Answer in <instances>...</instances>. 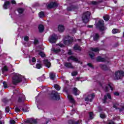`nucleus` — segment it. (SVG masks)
I'll list each match as a JSON object with an SVG mask.
<instances>
[{
	"instance_id": "nucleus-1",
	"label": "nucleus",
	"mask_w": 124,
	"mask_h": 124,
	"mask_svg": "<svg viewBox=\"0 0 124 124\" xmlns=\"http://www.w3.org/2000/svg\"><path fill=\"white\" fill-rule=\"evenodd\" d=\"M22 81H26V78L24 76H21V75L16 73L15 74L13 78V83L15 85L18 83H20V82H22Z\"/></svg>"
},
{
	"instance_id": "nucleus-2",
	"label": "nucleus",
	"mask_w": 124,
	"mask_h": 124,
	"mask_svg": "<svg viewBox=\"0 0 124 124\" xmlns=\"http://www.w3.org/2000/svg\"><path fill=\"white\" fill-rule=\"evenodd\" d=\"M59 47L62 48L64 47V45L60 43L59 45H56V48H54V47H53L51 49V51H52L54 53H56V54H63V53L64 52L63 50H61V49H60Z\"/></svg>"
},
{
	"instance_id": "nucleus-3",
	"label": "nucleus",
	"mask_w": 124,
	"mask_h": 124,
	"mask_svg": "<svg viewBox=\"0 0 124 124\" xmlns=\"http://www.w3.org/2000/svg\"><path fill=\"white\" fill-rule=\"evenodd\" d=\"M90 16L91 13L90 12H86L84 13L82 16V20L83 23H85V24L88 23Z\"/></svg>"
},
{
	"instance_id": "nucleus-4",
	"label": "nucleus",
	"mask_w": 124,
	"mask_h": 124,
	"mask_svg": "<svg viewBox=\"0 0 124 124\" xmlns=\"http://www.w3.org/2000/svg\"><path fill=\"white\" fill-rule=\"evenodd\" d=\"M97 29H99L100 31H105L106 28L104 27V21L102 20H99L98 23L95 24Z\"/></svg>"
},
{
	"instance_id": "nucleus-5",
	"label": "nucleus",
	"mask_w": 124,
	"mask_h": 124,
	"mask_svg": "<svg viewBox=\"0 0 124 124\" xmlns=\"http://www.w3.org/2000/svg\"><path fill=\"white\" fill-rule=\"evenodd\" d=\"M73 41V38L67 36L65 37L63 40V43L64 45H69L71 44V42Z\"/></svg>"
},
{
	"instance_id": "nucleus-6",
	"label": "nucleus",
	"mask_w": 124,
	"mask_h": 124,
	"mask_svg": "<svg viewBox=\"0 0 124 124\" xmlns=\"http://www.w3.org/2000/svg\"><path fill=\"white\" fill-rule=\"evenodd\" d=\"M124 76V72L123 71H117L115 73V79L116 80H119L122 79Z\"/></svg>"
},
{
	"instance_id": "nucleus-7",
	"label": "nucleus",
	"mask_w": 124,
	"mask_h": 124,
	"mask_svg": "<svg viewBox=\"0 0 124 124\" xmlns=\"http://www.w3.org/2000/svg\"><path fill=\"white\" fill-rule=\"evenodd\" d=\"M57 39H58V36L56 34H53L49 37V41L50 43H55Z\"/></svg>"
},
{
	"instance_id": "nucleus-8",
	"label": "nucleus",
	"mask_w": 124,
	"mask_h": 124,
	"mask_svg": "<svg viewBox=\"0 0 124 124\" xmlns=\"http://www.w3.org/2000/svg\"><path fill=\"white\" fill-rule=\"evenodd\" d=\"M68 62H70V61H73V62H75L79 63L80 62V60H79L77 58L75 57V56H71L68 58Z\"/></svg>"
},
{
	"instance_id": "nucleus-9",
	"label": "nucleus",
	"mask_w": 124,
	"mask_h": 124,
	"mask_svg": "<svg viewBox=\"0 0 124 124\" xmlns=\"http://www.w3.org/2000/svg\"><path fill=\"white\" fill-rule=\"evenodd\" d=\"M109 88L110 89L111 91L114 90V85L111 83H109L108 84V86H106L105 88H104V89L106 91V92H108Z\"/></svg>"
},
{
	"instance_id": "nucleus-10",
	"label": "nucleus",
	"mask_w": 124,
	"mask_h": 124,
	"mask_svg": "<svg viewBox=\"0 0 124 124\" xmlns=\"http://www.w3.org/2000/svg\"><path fill=\"white\" fill-rule=\"evenodd\" d=\"M25 123H27L28 124H37V122L36 121V120L33 119H29L26 121H25Z\"/></svg>"
},
{
	"instance_id": "nucleus-11",
	"label": "nucleus",
	"mask_w": 124,
	"mask_h": 124,
	"mask_svg": "<svg viewBox=\"0 0 124 124\" xmlns=\"http://www.w3.org/2000/svg\"><path fill=\"white\" fill-rule=\"evenodd\" d=\"M93 98H94V93H92L85 98V101L91 102L93 101Z\"/></svg>"
},
{
	"instance_id": "nucleus-12",
	"label": "nucleus",
	"mask_w": 124,
	"mask_h": 124,
	"mask_svg": "<svg viewBox=\"0 0 124 124\" xmlns=\"http://www.w3.org/2000/svg\"><path fill=\"white\" fill-rule=\"evenodd\" d=\"M72 93L75 95H79V94H80V93L81 92L79 90H78V89L75 87L72 90Z\"/></svg>"
},
{
	"instance_id": "nucleus-13",
	"label": "nucleus",
	"mask_w": 124,
	"mask_h": 124,
	"mask_svg": "<svg viewBox=\"0 0 124 124\" xmlns=\"http://www.w3.org/2000/svg\"><path fill=\"white\" fill-rule=\"evenodd\" d=\"M53 96L54 97V99H55L56 100H59L60 99V98H61L60 97V95L59 94V93H58L56 91H54L53 92Z\"/></svg>"
},
{
	"instance_id": "nucleus-14",
	"label": "nucleus",
	"mask_w": 124,
	"mask_h": 124,
	"mask_svg": "<svg viewBox=\"0 0 124 124\" xmlns=\"http://www.w3.org/2000/svg\"><path fill=\"white\" fill-rule=\"evenodd\" d=\"M10 6V2H9V1H6V2H5L3 7V8H4V9H7V8H9Z\"/></svg>"
},
{
	"instance_id": "nucleus-15",
	"label": "nucleus",
	"mask_w": 124,
	"mask_h": 124,
	"mask_svg": "<svg viewBox=\"0 0 124 124\" xmlns=\"http://www.w3.org/2000/svg\"><path fill=\"white\" fill-rule=\"evenodd\" d=\"M44 63L45 65L48 68H49V67H51V63L49 61H48V60H45L44 61Z\"/></svg>"
},
{
	"instance_id": "nucleus-16",
	"label": "nucleus",
	"mask_w": 124,
	"mask_h": 124,
	"mask_svg": "<svg viewBox=\"0 0 124 124\" xmlns=\"http://www.w3.org/2000/svg\"><path fill=\"white\" fill-rule=\"evenodd\" d=\"M107 97H108V99H111V95L109 93H108L104 96V99H103V103H106V100L107 99Z\"/></svg>"
},
{
	"instance_id": "nucleus-17",
	"label": "nucleus",
	"mask_w": 124,
	"mask_h": 124,
	"mask_svg": "<svg viewBox=\"0 0 124 124\" xmlns=\"http://www.w3.org/2000/svg\"><path fill=\"white\" fill-rule=\"evenodd\" d=\"M56 6H58V4L56 2H51L48 5V8H53V7H56Z\"/></svg>"
},
{
	"instance_id": "nucleus-18",
	"label": "nucleus",
	"mask_w": 124,
	"mask_h": 124,
	"mask_svg": "<svg viewBox=\"0 0 124 124\" xmlns=\"http://www.w3.org/2000/svg\"><path fill=\"white\" fill-rule=\"evenodd\" d=\"M68 98L70 101V102H71V103H73L74 104L75 103V100H74V99H73V98L72 97V96L71 95H68Z\"/></svg>"
},
{
	"instance_id": "nucleus-19",
	"label": "nucleus",
	"mask_w": 124,
	"mask_h": 124,
	"mask_svg": "<svg viewBox=\"0 0 124 124\" xmlns=\"http://www.w3.org/2000/svg\"><path fill=\"white\" fill-rule=\"evenodd\" d=\"M25 100H26V97L24 95H21L18 98V102H24Z\"/></svg>"
},
{
	"instance_id": "nucleus-20",
	"label": "nucleus",
	"mask_w": 124,
	"mask_h": 124,
	"mask_svg": "<svg viewBox=\"0 0 124 124\" xmlns=\"http://www.w3.org/2000/svg\"><path fill=\"white\" fill-rule=\"evenodd\" d=\"M58 31L60 32H62L63 31H64V27H63V25H60L58 26Z\"/></svg>"
},
{
	"instance_id": "nucleus-21",
	"label": "nucleus",
	"mask_w": 124,
	"mask_h": 124,
	"mask_svg": "<svg viewBox=\"0 0 124 124\" xmlns=\"http://www.w3.org/2000/svg\"><path fill=\"white\" fill-rule=\"evenodd\" d=\"M29 62L31 64H34V62H36V59H35V58L33 57L32 59H30Z\"/></svg>"
},
{
	"instance_id": "nucleus-22",
	"label": "nucleus",
	"mask_w": 124,
	"mask_h": 124,
	"mask_svg": "<svg viewBox=\"0 0 124 124\" xmlns=\"http://www.w3.org/2000/svg\"><path fill=\"white\" fill-rule=\"evenodd\" d=\"M65 66L68 67V68H73V66L70 63L66 62L64 63Z\"/></svg>"
},
{
	"instance_id": "nucleus-23",
	"label": "nucleus",
	"mask_w": 124,
	"mask_h": 124,
	"mask_svg": "<svg viewBox=\"0 0 124 124\" xmlns=\"http://www.w3.org/2000/svg\"><path fill=\"white\" fill-rule=\"evenodd\" d=\"M98 39H99V35H98V34H95L93 36V40L94 41H97Z\"/></svg>"
},
{
	"instance_id": "nucleus-24",
	"label": "nucleus",
	"mask_w": 124,
	"mask_h": 124,
	"mask_svg": "<svg viewBox=\"0 0 124 124\" xmlns=\"http://www.w3.org/2000/svg\"><path fill=\"white\" fill-rule=\"evenodd\" d=\"M40 32H42L44 31V26L42 25H40L38 27Z\"/></svg>"
},
{
	"instance_id": "nucleus-25",
	"label": "nucleus",
	"mask_w": 124,
	"mask_h": 124,
	"mask_svg": "<svg viewBox=\"0 0 124 124\" xmlns=\"http://www.w3.org/2000/svg\"><path fill=\"white\" fill-rule=\"evenodd\" d=\"M100 67H101V68H102V69H103L104 70H108V69H109V68H108V67H107V66H106V65H102V64H101V65H100Z\"/></svg>"
},
{
	"instance_id": "nucleus-26",
	"label": "nucleus",
	"mask_w": 124,
	"mask_h": 124,
	"mask_svg": "<svg viewBox=\"0 0 124 124\" xmlns=\"http://www.w3.org/2000/svg\"><path fill=\"white\" fill-rule=\"evenodd\" d=\"M74 49L81 51V47L78 45H75L74 46Z\"/></svg>"
},
{
	"instance_id": "nucleus-27",
	"label": "nucleus",
	"mask_w": 124,
	"mask_h": 124,
	"mask_svg": "<svg viewBox=\"0 0 124 124\" xmlns=\"http://www.w3.org/2000/svg\"><path fill=\"white\" fill-rule=\"evenodd\" d=\"M96 61L97 62H104L105 59L99 56L97 58Z\"/></svg>"
},
{
	"instance_id": "nucleus-28",
	"label": "nucleus",
	"mask_w": 124,
	"mask_h": 124,
	"mask_svg": "<svg viewBox=\"0 0 124 124\" xmlns=\"http://www.w3.org/2000/svg\"><path fill=\"white\" fill-rule=\"evenodd\" d=\"M120 31L119 30H118L117 29H113V30L112 31V33H114V34L118 33L120 32Z\"/></svg>"
},
{
	"instance_id": "nucleus-29",
	"label": "nucleus",
	"mask_w": 124,
	"mask_h": 124,
	"mask_svg": "<svg viewBox=\"0 0 124 124\" xmlns=\"http://www.w3.org/2000/svg\"><path fill=\"white\" fill-rule=\"evenodd\" d=\"M49 75L50 79H52V80L55 78V77L56 76L55 74L53 72L50 73Z\"/></svg>"
},
{
	"instance_id": "nucleus-30",
	"label": "nucleus",
	"mask_w": 124,
	"mask_h": 124,
	"mask_svg": "<svg viewBox=\"0 0 124 124\" xmlns=\"http://www.w3.org/2000/svg\"><path fill=\"white\" fill-rule=\"evenodd\" d=\"M38 80L40 81H44V80H45V76H44V75H43L41 77L38 78Z\"/></svg>"
},
{
	"instance_id": "nucleus-31",
	"label": "nucleus",
	"mask_w": 124,
	"mask_h": 124,
	"mask_svg": "<svg viewBox=\"0 0 124 124\" xmlns=\"http://www.w3.org/2000/svg\"><path fill=\"white\" fill-rule=\"evenodd\" d=\"M54 89L57 90V91H60V90H61V87H60V86L57 84L54 85Z\"/></svg>"
},
{
	"instance_id": "nucleus-32",
	"label": "nucleus",
	"mask_w": 124,
	"mask_h": 124,
	"mask_svg": "<svg viewBox=\"0 0 124 124\" xmlns=\"http://www.w3.org/2000/svg\"><path fill=\"white\" fill-rule=\"evenodd\" d=\"M39 17L40 18H42V17H44V12H41L39 14Z\"/></svg>"
},
{
	"instance_id": "nucleus-33",
	"label": "nucleus",
	"mask_w": 124,
	"mask_h": 124,
	"mask_svg": "<svg viewBox=\"0 0 124 124\" xmlns=\"http://www.w3.org/2000/svg\"><path fill=\"white\" fill-rule=\"evenodd\" d=\"M39 55L41 56L42 58H44V57H45V53L43 52H40Z\"/></svg>"
},
{
	"instance_id": "nucleus-34",
	"label": "nucleus",
	"mask_w": 124,
	"mask_h": 124,
	"mask_svg": "<svg viewBox=\"0 0 124 124\" xmlns=\"http://www.w3.org/2000/svg\"><path fill=\"white\" fill-rule=\"evenodd\" d=\"M89 117L90 119L92 120V119H93V117H94V115H93V112H90Z\"/></svg>"
},
{
	"instance_id": "nucleus-35",
	"label": "nucleus",
	"mask_w": 124,
	"mask_h": 124,
	"mask_svg": "<svg viewBox=\"0 0 124 124\" xmlns=\"http://www.w3.org/2000/svg\"><path fill=\"white\" fill-rule=\"evenodd\" d=\"M17 11H18V13L21 14L23 12H24V9H23L22 8H19V9H18Z\"/></svg>"
},
{
	"instance_id": "nucleus-36",
	"label": "nucleus",
	"mask_w": 124,
	"mask_h": 124,
	"mask_svg": "<svg viewBox=\"0 0 124 124\" xmlns=\"http://www.w3.org/2000/svg\"><path fill=\"white\" fill-rule=\"evenodd\" d=\"M42 67V65L41 64H36V68H37L38 69H40Z\"/></svg>"
},
{
	"instance_id": "nucleus-37",
	"label": "nucleus",
	"mask_w": 124,
	"mask_h": 124,
	"mask_svg": "<svg viewBox=\"0 0 124 124\" xmlns=\"http://www.w3.org/2000/svg\"><path fill=\"white\" fill-rule=\"evenodd\" d=\"M7 70H8V69L6 66H4L2 69V72H4V71H7Z\"/></svg>"
},
{
	"instance_id": "nucleus-38",
	"label": "nucleus",
	"mask_w": 124,
	"mask_h": 124,
	"mask_svg": "<svg viewBox=\"0 0 124 124\" xmlns=\"http://www.w3.org/2000/svg\"><path fill=\"white\" fill-rule=\"evenodd\" d=\"M92 51H93V52H98L99 49H98V48H92Z\"/></svg>"
},
{
	"instance_id": "nucleus-39",
	"label": "nucleus",
	"mask_w": 124,
	"mask_h": 124,
	"mask_svg": "<svg viewBox=\"0 0 124 124\" xmlns=\"http://www.w3.org/2000/svg\"><path fill=\"white\" fill-rule=\"evenodd\" d=\"M104 19L105 21H108L109 20V16H104Z\"/></svg>"
},
{
	"instance_id": "nucleus-40",
	"label": "nucleus",
	"mask_w": 124,
	"mask_h": 124,
	"mask_svg": "<svg viewBox=\"0 0 124 124\" xmlns=\"http://www.w3.org/2000/svg\"><path fill=\"white\" fill-rule=\"evenodd\" d=\"M100 118H101V119H104L106 118V116H105V114L104 113H101L100 115Z\"/></svg>"
},
{
	"instance_id": "nucleus-41",
	"label": "nucleus",
	"mask_w": 124,
	"mask_h": 124,
	"mask_svg": "<svg viewBox=\"0 0 124 124\" xmlns=\"http://www.w3.org/2000/svg\"><path fill=\"white\" fill-rule=\"evenodd\" d=\"M78 73H77V72L75 71V72H73L72 73V76H76V75L78 74Z\"/></svg>"
},
{
	"instance_id": "nucleus-42",
	"label": "nucleus",
	"mask_w": 124,
	"mask_h": 124,
	"mask_svg": "<svg viewBox=\"0 0 124 124\" xmlns=\"http://www.w3.org/2000/svg\"><path fill=\"white\" fill-rule=\"evenodd\" d=\"M10 124H16V122H15V121H14L13 120H11L10 121Z\"/></svg>"
},
{
	"instance_id": "nucleus-43",
	"label": "nucleus",
	"mask_w": 124,
	"mask_h": 124,
	"mask_svg": "<svg viewBox=\"0 0 124 124\" xmlns=\"http://www.w3.org/2000/svg\"><path fill=\"white\" fill-rule=\"evenodd\" d=\"M15 111H16V113H18V112H20V111H21V110L20 109V108H15Z\"/></svg>"
},
{
	"instance_id": "nucleus-44",
	"label": "nucleus",
	"mask_w": 124,
	"mask_h": 124,
	"mask_svg": "<svg viewBox=\"0 0 124 124\" xmlns=\"http://www.w3.org/2000/svg\"><path fill=\"white\" fill-rule=\"evenodd\" d=\"M9 111H10L9 107H7L5 108V111L6 112V113H9Z\"/></svg>"
},
{
	"instance_id": "nucleus-45",
	"label": "nucleus",
	"mask_w": 124,
	"mask_h": 124,
	"mask_svg": "<svg viewBox=\"0 0 124 124\" xmlns=\"http://www.w3.org/2000/svg\"><path fill=\"white\" fill-rule=\"evenodd\" d=\"M89 56H90L91 59H93V57H94V54L93 53H90L89 54Z\"/></svg>"
},
{
	"instance_id": "nucleus-46",
	"label": "nucleus",
	"mask_w": 124,
	"mask_h": 124,
	"mask_svg": "<svg viewBox=\"0 0 124 124\" xmlns=\"http://www.w3.org/2000/svg\"><path fill=\"white\" fill-rule=\"evenodd\" d=\"M3 84L4 88L5 89H6V88H7V85H6V82L5 81H4L3 82Z\"/></svg>"
},
{
	"instance_id": "nucleus-47",
	"label": "nucleus",
	"mask_w": 124,
	"mask_h": 124,
	"mask_svg": "<svg viewBox=\"0 0 124 124\" xmlns=\"http://www.w3.org/2000/svg\"><path fill=\"white\" fill-rule=\"evenodd\" d=\"M24 40L25 41H29V36H26L24 37Z\"/></svg>"
},
{
	"instance_id": "nucleus-48",
	"label": "nucleus",
	"mask_w": 124,
	"mask_h": 124,
	"mask_svg": "<svg viewBox=\"0 0 124 124\" xmlns=\"http://www.w3.org/2000/svg\"><path fill=\"white\" fill-rule=\"evenodd\" d=\"M73 9V7L71 6V9L70 8H67L68 11H71Z\"/></svg>"
},
{
	"instance_id": "nucleus-49",
	"label": "nucleus",
	"mask_w": 124,
	"mask_h": 124,
	"mask_svg": "<svg viewBox=\"0 0 124 124\" xmlns=\"http://www.w3.org/2000/svg\"><path fill=\"white\" fill-rule=\"evenodd\" d=\"M68 55H72V51H71V50L69 49L68 51Z\"/></svg>"
},
{
	"instance_id": "nucleus-50",
	"label": "nucleus",
	"mask_w": 124,
	"mask_h": 124,
	"mask_svg": "<svg viewBox=\"0 0 124 124\" xmlns=\"http://www.w3.org/2000/svg\"><path fill=\"white\" fill-rule=\"evenodd\" d=\"M11 3L12 4H16V1L15 0H11Z\"/></svg>"
},
{
	"instance_id": "nucleus-51",
	"label": "nucleus",
	"mask_w": 124,
	"mask_h": 124,
	"mask_svg": "<svg viewBox=\"0 0 124 124\" xmlns=\"http://www.w3.org/2000/svg\"><path fill=\"white\" fill-rule=\"evenodd\" d=\"M37 43H38V40H37V39H35L34 41V44H37Z\"/></svg>"
},
{
	"instance_id": "nucleus-52",
	"label": "nucleus",
	"mask_w": 124,
	"mask_h": 124,
	"mask_svg": "<svg viewBox=\"0 0 124 124\" xmlns=\"http://www.w3.org/2000/svg\"><path fill=\"white\" fill-rule=\"evenodd\" d=\"M88 65L90 66V67H92V68H93V65L91 63H88Z\"/></svg>"
},
{
	"instance_id": "nucleus-53",
	"label": "nucleus",
	"mask_w": 124,
	"mask_h": 124,
	"mask_svg": "<svg viewBox=\"0 0 124 124\" xmlns=\"http://www.w3.org/2000/svg\"><path fill=\"white\" fill-rule=\"evenodd\" d=\"M118 106H119V105L116 104V105H114L113 106V107H114V108H116V109H118Z\"/></svg>"
},
{
	"instance_id": "nucleus-54",
	"label": "nucleus",
	"mask_w": 124,
	"mask_h": 124,
	"mask_svg": "<svg viewBox=\"0 0 124 124\" xmlns=\"http://www.w3.org/2000/svg\"><path fill=\"white\" fill-rule=\"evenodd\" d=\"M108 124H115V123H114L113 121H110L109 122H108Z\"/></svg>"
},
{
	"instance_id": "nucleus-55",
	"label": "nucleus",
	"mask_w": 124,
	"mask_h": 124,
	"mask_svg": "<svg viewBox=\"0 0 124 124\" xmlns=\"http://www.w3.org/2000/svg\"><path fill=\"white\" fill-rule=\"evenodd\" d=\"M97 4V2H96V1L92 2V4Z\"/></svg>"
},
{
	"instance_id": "nucleus-56",
	"label": "nucleus",
	"mask_w": 124,
	"mask_h": 124,
	"mask_svg": "<svg viewBox=\"0 0 124 124\" xmlns=\"http://www.w3.org/2000/svg\"><path fill=\"white\" fill-rule=\"evenodd\" d=\"M114 94H115V95H119V93L115 92V93H114Z\"/></svg>"
},
{
	"instance_id": "nucleus-57",
	"label": "nucleus",
	"mask_w": 124,
	"mask_h": 124,
	"mask_svg": "<svg viewBox=\"0 0 124 124\" xmlns=\"http://www.w3.org/2000/svg\"><path fill=\"white\" fill-rule=\"evenodd\" d=\"M88 28H93V25H89Z\"/></svg>"
},
{
	"instance_id": "nucleus-58",
	"label": "nucleus",
	"mask_w": 124,
	"mask_h": 124,
	"mask_svg": "<svg viewBox=\"0 0 124 124\" xmlns=\"http://www.w3.org/2000/svg\"><path fill=\"white\" fill-rule=\"evenodd\" d=\"M0 124H4V122H1L0 121Z\"/></svg>"
},
{
	"instance_id": "nucleus-59",
	"label": "nucleus",
	"mask_w": 124,
	"mask_h": 124,
	"mask_svg": "<svg viewBox=\"0 0 124 124\" xmlns=\"http://www.w3.org/2000/svg\"><path fill=\"white\" fill-rule=\"evenodd\" d=\"M23 110L24 111V112H28L29 111L28 110H24V109H23Z\"/></svg>"
},
{
	"instance_id": "nucleus-60",
	"label": "nucleus",
	"mask_w": 124,
	"mask_h": 124,
	"mask_svg": "<svg viewBox=\"0 0 124 124\" xmlns=\"http://www.w3.org/2000/svg\"><path fill=\"white\" fill-rule=\"evenodd\" d=\"M79 124V123L77 122V123H76V124Z\"/></svg>"
},
{
	"instance_id": "nucleus-61",
	"label": "nucleus",
	"mask_w": 124,
	"mask_h": 124,
	"mask_svg": "<svg viewBox=\"0 0 124 124\" xmlns=\"http://www.w3.org/2000/svg\"><path fill=\"white\" fill-rule=\"evenodd\" d=\"M114 3H117V2L116 1H114Z\"/></svg>"
},
{
	"instance_id": "nucleus-62",
	"label": "nucleus",
	"mask_w": 124,
	"mask_h": 124,
	"mask_svg": "<svg viewBox=\"0 0 124 124\" xmlns=\"http://www.w3.org/2000/svg\"><path fill=\"white\" fill-rule=\"evenodd\" d=\"M120 111H122V109H120Z\"/></svg>"
},
{
	"instance_id": "nucleus-63",
	"label": "nucleus",
	"mask_w": 124,
	"mask_h": 124,
	"mask_svg": "<svg viewBox=\"0 0 124 124\" xmlns=\"http://www.w3.org/2000/svg\"><path fill=\"white\" fill-rule=\"evenodd\" d=\"M1 41H2V40H1Z\"/></svg>"
}]
</instances>
